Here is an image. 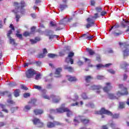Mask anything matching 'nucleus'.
Returning <instances> with one entry per match:
<instances>
[{"label": "nucleus", "mask_w": 129, "mask_h": 129, "mask_svg": "<svg viewBox=\"0 0 129 129\" xmlns=\"http://www.w3.org/2000/svg\"><path fill=\"white\" fill-rule=\"evenodd\" d=\"M128 94V92H127L126 88H124V89L122 90L121 92L118 91L116 93V97H117V99H118V97H120V96H122V95H127Z\"/></svg>", "instance_id": "nucleus-7"}, {"label": "nucleus", "mask_w": 129, "mask_h": 129, "mask_svg": "<svg viewBox=\"0 0 129 129\" xmlns=\"http://www.w3.org/2000/svg\"><path fill=\"white\" fill-rule=\"evenodd\" d=\"M7 102L9 104H13L14 103V102L12 100H8Z\"/></svg>", "instance_id": "nucleus-61"}, {"label": "nucleus", "mask_w": 129, "mask_h": 129, "mask_svg": "<svg viewBox=\"0 0 129 129\" xmlns=\"http://www.w3.org/2000/svg\"><path fill=\"white\" fill-rule=\"evenodd\" d=\"M84 59L85 62H86L87 63H90V62H91L90 59L86 58H84Z\"/></svg>", "instance_id": "nucleus-51"}, {"label": "nucleus", "mask_w": 129, "mask_h": 129, "mask_svg": "<svg viewBox=\"0 0 129 129\" xmlns=\"http://www.w3.org/2000/svg\"><path fill=\"white\" fill-rule=\"evenodd\" d=\"M108 72L111 74H115V71H113V70H108Z\"/></svg>", "instance_id": "nucleus-39"}, {"label": "nucleus", "mask_w": 129, "mask_h": 129, "mask_svg": "<svg viewBox=\"0 0 129 129\" xmlns=\"http://www.w3.org/2000/svg\"><path fill=\"white\" fill-rule=\"evenodd\" d=\"M36 74V72L33 69H29L26 72V77L27 78H32Z\"/></svg>", "instance_id": "nucleus-8"}, {"label": "nucleus", "mask_w": 129, "mask_h": 129, "mask_svg": "<svg viewBox=\"0 0 129 129\" xmlns=\"http://www.w3.org/2000/svg\"><path fill=\"white\" fill-rule=\"evenodd\" d=\"M93 79V78H92V77L90 76H88L87 77H85V80L86 82H90V80H91V79Z\"/></svg>", "instance_id": "nucleus-26"}, {"label": "nucleus", "mask_w": 129, "mask_h": 129, "mask_svg": "<svg viewBox=\"0 0 129 129\" xmlns=\"http://www.w3.org/2000/svg\"><path fill=\"white\" fill-rule=\"evenodd\" d=\"M9 40V42L11 45H16V41H15V39H14L12 37H8Z\"/></svg>", "instance_id": "nucleus-23"}, {"label": "nucleus", "mask_w": 129, "mask_h": 129, "mask_svg": "<svg viewBox=\"0 0 129 129\" xmlns=\"http://www.w3.org/2000/svg\"><path fill=\"white\" fill-rule=\"evenodd\" d=\"M64 69H66L68 70V71H69V72H72V71H73V68H72L71 67H68L67 66H64Z\"/></svg>", "instance_id": "nucleus-25"}, {"label": "nucleus", "mask_w": 129, "mask_h": 129, "mask_svg": "<svg viewBox=\"0 0 129 129\" xmlns=\"http://www.w3.org/2000/svg\"><path fill=\"white\" fill-rule=\"evenodd\" d=\"M80 120H81V121H82L83 123H85V124L88 123V122H89V120L86 119L83 116L76 117L74 120V122H75V124H76V123H78V122H79Z\"/></svg>", "instance_id": "nucleus-5"}, {"label": "nucleus", "mask_w": 129, "mask_h": 129, "mask_svg": "<svg viewBox=\"0 0 129 129\" xmlns=\"http://www.w3.org/2000/svg\"><path fill=\"white\" fill-rule=\"evenodd\" d=\"M21 88L22 89H24V90H28V88H27V87L23 85H21Z\"/></svg>", "instance_id": "nucleus-50"}, {"label": "nucleus", "mask_w": 129, "mask_h": 129, "mask_svg": "<svg viewBox=\"0 0 129 129\" xmlns=\"http://www.w3.org/2000/svg\"><path fill=\"white\" fill-rule=\"evenodd\" d=\"M96 67L97 69H100V68H103V67H104V66L101 64H99L96 66Z\"/></svg>", "instance_id": "nucleus-37"}, {"label": "nucleus", "mask_w": 129, "mask_h": 129, "mask_svg": "<svg viewBox=\"0 0 129 129\" xmlns=\"http://www.w3.org/2000/svg\"><path fill=\"white\" fill-rule=\"evenodd\" d=\"M113 35H114V36H115V37H117L118 36H119V35H121V33H113Z\"/></svg>", "instance_id": "nucleus-54"}, {"label": "nucleus", "mask_w": 129, "mask_h": 129, "mask_svg": "<svg viewBox=\"0 0 129 129\" xmlns=\"http://www.w3.org/2000/svg\"><path fill=\"white\" fill-rule=\"evenodd\" d=\"M48 56L49 58H55V57H57V55L53 53H49Z\"/></svg>", "instance_id": "nucleus-30"}, {"label": "nucleus", "mask_w": 129, "mask_h": 129, "mask_svg": "<svg viewBox=\"0 0 129 129\" xmlns=\"http://www.w3.org/2000/svg\"><path fill=\"white\" fill-rule=\"evenodd\" d=\"M108 97L110 99H117V97L115 96L114 94L112 93H109L108 94Z\"/></svg>", "instance_id": "nucleus-21"}, {"label": "nucleus", "mask_w": 129, "mask_h": 129, "mask_svg": "<svg viewBox=\"0 0 129 129\" xmlns=\"http://www.w3.org/2000/svg\"><path fill=\"white\" fill-rule=\"evenodd\" d=\"M67 6L66 5H60V9L61 11H63Z\"/></svg>", "instance_id": "nucleus-45"}, {"label": "nucleus", "mask_w": 129, "mask_h": 129, "mask_svg": "<svg viewBox=\"0 0 129 129\" xmlns=\"http://www.w3.org/2000/svg\"><path fill=\"white\" fill-rule=\"evenodd\" d=\"M49 112L50 113H63V112H67V115L68 117L72 116V114H73L72 111H70L69 109L65 107H61L58 109H56V110L54 109H50L49 110Z\"/></svg>", "instance_id": "nucleus-2"}, {"label": "nucleus", "mask_w": 129, "mask_h": 129, "mask_svg": "<svg viewBox=\"0 0 129 129\" xmlns=\"http://www.w3.org/2000/svg\"><path fill=\"white\" fill-rule=\"evenodd\" d=\"M16 36H17V37H18V38H19V39H22V34H20L19 33H17L16 34Z\"/></svg>", "instance_id": "nucleus-52"}, {"label": "nucleus", "mask_w": 129, "mask_h": 129, "mask_svg": "<svg viewBox=\"0 0 129 129\" xmlns=\"http://www.w3.org/2000/svg\"><path fill=\"white\" fill-rule=\"evenodd\" d=\"M61 123L58 121H54L53 122H48L47 124V127L49 128H52V127H54L56 125H60Z\"/></svg>", "instance_id": "nucleus-9"}, {"label": "nucleus", "mask_w": 129, "mask_h": 129, "mask_svg": "<svg viewBox=\"0 0 129 129\" xmlns=\"http://www.w3.org/2000/svg\"><path fill=\"white\" fill-rule=\"evenodd\" d=\"M74 56V52H70L69 53L68 57L71 58L72 57H73Z\"/></svg>", "instance_id": "nucleus-41"}, {"label": "nucleus", "mask_w": 129, "mask_h": 129, "mask_svg": "<svg viewBox=\"0 0 129 129\" xmlns=\"http://www.w3.org/2000/svg\"><path fill=\"white\" fill-rule=\"evenodd\" d=\"M1 110H2V111H4V112H6V113H8V112H9V110L6 109L5 106L4 105H0V111ZM0 116L1 117H3L4 116V115H3V113H2V112H0Z\"/></svg>", "instance_id": "nucleus-12"}, {"label": "nucleus", "mask_w": 129, "mask_h": 129, "mask_svg": "<svg viewBox=\"0 0 129 129\" xmlns=\"http://www.w3.org/2000/svg\"><path fill=\"white\" fill-rule=\"evenodd\" d=\"M14 96L15 97H18L20 96V90H16L14 92Z\"/></svg>", "instance_id": "nucleus-27"}, {"label": "nucleus", "mask_w": 129, "mask_h": 129, "mask_svg": "<svg viewBox=\"0 0 129 129\" xmlns=\"http://www.w3.org/2000/svg\"><path fill=\"white\" fill-rule=\"evenodd\" d=\"M41 40V38L40 37H36L35 38V40L34 39H31L30 42L32 44H36L37 42H39V41Z\"/></svg>", "instance_id": "nucleus-20"}, {"label": "nucleus", "mask_w": 129, "mask_h": 129, "mask_svg": "<svg viewBox=\"0 0 129 129\" xmlns=\"http://www.w3.org/2000/svg\"><path fill=\"white\" fill-rule=\"evenodd\" d=\"M18 107L12 108H11V112H12V113H13L14 111H15V110H17V109H18Z\"/></svg>", "instance_id": "nucleus-47"}, {"label": "nucleus", "mask_w": 129, "mask_h": 129, "mask_svg": "<svg viewBox=\"0 0 129 129\" xmlns=\"http://www.w3.org/2000/svg\"><path fill=\"white\" fill-rule=\"evenodd\" d=\"M46 54H47V49H43V53H40L38 54L39 58H44L46 56Z\"/></svg>", "instance_id": "nucleus-18"}, {"label": "nucleus", "mask_w": 129, "mask_h": 129, "mask_svg": "<svg viewBox=\"0 0 129 129\" xmlns=\"http://www.w3.org/2000/svg\"><path fill=\"white\" fill-rule=\"evenodd\" d=\"M66 61L67 62V63H69V62H71V64H73V59L71 58V57H69V56L66 58Z\"/></svg>", "instance_id": "nucleus-24"}, {"label": "nucleus", "mask_w": 129, "mask_h": 129, "mask_svg": "<svg viewBox=\"0 0 129 129\" xmlns=\"http://www.w3.org/2000/svg\"><path fill=\"white\" fill-rule=\"evenodd\" d=\"M105 15H106V12L105 11H103L102 12H101V16H105Z\"/></svg>", "instance_id": "nucleus-56"}, {"label": "nucleus", "mask_w": 129, "mask_h": 129, "mask_svg": "<svg viewBox=\"0 0 129 129\" xmlns=\"http://www.w3.org/2000/svg\"><path fill=\"white\" fill-rule=\"evenodd\" d=\"M12 32L13 31H12V29L8 31V33L7 34L8 38H10V37H11V34H12Z\"/></svg>", "instance_id": "nucleus-44"}, {"label": "nucleus", "mask_w": 129, "mask_h": 129, "mask_svg": "<svg viewBox=\"0 0 129 129\" xmlns=\"http://www.w3.org/2000/svg\"><path fill=\"white\" fill-rule=\"evenodd\" d=\"M78 98H79V97H78V95L77 94L75 95V97L73 98L74 101H76V100H78Z\"/></svg>", "instance_id": "nucleus-40"}, {"label": "nucleus", "mask_w": 129, "mask_h": 129, "mask_svg": "<svg viewBox=\"0 0 129 129\" xmlns=\"http://www.w3.org/2000/svg\"><path fill=\"white\" fill-rule=\"evenodd\" d=\"M34 88L35 89H37L38 90H42V87L40 86H37V85H35L34 86Z\"/></svg>", "instance_id": "nucleus-33"}, {"label": "nucleus", "mask_w": 129, "mask_h": 129, "mask_svg": "<svg viewBox=\"0 0 129 129\" xmlns=\"http://www.w3.org/2000/svg\"><path fill=\"white\" fill-rule=\"evenodd\" d=\"M9 85L11 87H13V86H15V85H16V84H15V83H11L10 84H9Z\"/></svg>", "instance_id": "nucleus-59"}, {"label": "nucleus", "mask_w": 129, "mask_h": 129, "mask_svg": "<svg viewBox=\"0 0 129 129\" xmlns=\"http://www.w3.org/2000/svg\"><path fill=\"white\" fill-rule=\"evenodd\" d=\"M89 35V33H87L86 34H83L82 36V37L85 38V39H87V37H88V35Z\"/></svg>", "instance_id": "nucleus-36"}, {"label": "nucleus", "mask_w": 129, "mask_h": 129, "mask_svg": "<svg viewBox=\"0 0 129 129\" xmlns=\"http://www.w3.org/2000/svg\"><path fill=\"white\" fill-rule=\"evenodd\" d=\"M88 105V106H90V107H92V108H93V107H94V104H93V103H90Z\"/></svg>", "instance_id": "nucleus-55"}, {"label": "nucleus", "mask_w": 129, "mask_h": 129, "mask_svg": "<svg viewBox=\"0 0 129 129\" xmlns=\"http://www.w3.org/2000/svg\"><path fill=\"white\" fill-rule=\"evenodd\" d=\"M34 113L36 115L43 114V113H44V110L43 109H36L34 110Z\"/></svg>", "instance_id": "nucleus-15"}, {"label": "nucleus", "mask_w": 129, "mask_h": 129, "mask_svg": "<svg viewBox=\"0 0 129 129\" xmlns=\"http://www.w3.org/2000/svg\"><path fill=\"white\" fill-rule=\"evenodd\" d=\"M91 6H94V5H95V2L94 0H91Z\"/></svg>", "instance_id": "nucleus-57"}, {"label": "nucleus", "mask_w": 129, "mask_h": 129, "mask_svg": "<svg viewBox=\"0 0 129 129\" xmlns=\"http://www.w3.org/2000/svg\"><path fill=\"white\" fill-rule=\"evenodd\" d=\"M66 121L68 122V123H71V120L68 119H66Z\"/></svg>", "instance_id": "nucleus-62"}, {"label": "nucleus", "mask_w": 129, "mask_h": 129, "mask_svg": "<svg viewBox=\"0 0 129 129\" xmlns=\"http://www.w3.org/2000/svg\"><path fill=\"white\" fill-rule=\"evenodd\" d=\"M128 66L127 62L124 61L120 64V68L122 69L126 68Z\"/></svg>", "instance_id": "nucleus-22"}, {"label": "nucleus", "mask_w": 129, "mask_h": 129, "mask_svg": "<svg viewBox=\"0 0 129 129\" xmlns=\"http://www.w3.org/2000/svg\"><path fill=\"white\" fill-rule=\"evenodd\" d=\"M31 108H32V103L30 105H26L24 109L23 110L24 111H25V112H27V111H28L29 110H30V109H31Z\"/></svg>", "instance_id": "nucleus-19"}, {"label": "nucleus", "mask_w": 129, "mask_h": 129, "mask_svg": "<svg viewBox=\"0 0 129 129\" xmlns=\"http://www.w3.org/2000/svg\"><path fill=\"white\" fill-rule=\"evenodd\" d=\"M96 114H108V115H112L111 112L106 110L104 108H102L100 111H96Z\"/></svg>", "instance_id": "nucleus-6"}, {"label": "nucleus", "mask_w": 129, "mask_h": 129, "mask_svg": "<svg viewBox=\"0 0 129 129\" xmlns=\"http://www.w3.org/2000/svg\"><path fill=\"white\" fill-rule=\"evenodd\" d=\"M111 65H112V64L111 63H107L105 64V67H109V66H111Z\"/></svg>", "instance_id": "nucleus-64"}, {"label": "nucleus", "mask_w": 129, "mask_h": 129, "mask_svg": "<svg viewBox=\"0 0 129 129\" xmlns=\"http://www.w3.org/2000/svg\"><path fill=\"white\" fill-rule=\"evenodd\" d=\"M120 46H124L125 48V50L123 51L124 56H127L128 55V50H127V47L125 46V43L119 42Z\"/></svg>", "instance_id": "nucleus-13"}, {"label": "nucleus", "mask_w": 129, "mask_h": 129, "mask_svg": "<svg viewBox=\"0 0 129 129\" xmlns=\"http://www.w3.org/2000/svg\"><path fill=\"white\" fill-rule=\"evenodd\" d=\"M76 105H79L78 102H76L75 103H73L71 105V106H76Z\"/></svg>", "instance_id": "nucleus-49"}, {"label": "nucleus", "mask_w": 129, "mask_h": 129, "mask_svg": "<svg viewBox=\"0 0 129 129\" xmlns=\"http://www.w3.org/2000/svg\"><path fill=\"white\" fill-rule=\"evenodd\" d=\"M88 52H89L90 55H93L94 54V51L91 49H87Z\"/></svg>", "instance_id": "nucleus-31"}, {"label": "nucleus", "mask_w": 129, "mask_h": 129, "mask_svg": "<svg viewBox=\"0 0 129 129\" xmlns=\"http://www.w3.org/2000/svg\"><path fill=\"white\" fill-rule=\"evenodd\" d=\"M106 87L103 88V91L104 92H108L111 88H112V86H111V84L110 83H106Z\"/></svg>", "instance_id": "nucleus-10"}, {"label": "nucleus", "mask_w": 129, "mask_h": 129, "mask_svg": "<svg viewBox=\"0 0 129 129\" xmlns=\"http://www.w3.org/2000/svg\"><path fill=\"white\" fill-rule=\"evenodd\" d=\"M97 18H99V14H98V13L95 14L94 16L92 17V18H88L87 19L88 24L86 25V28L89 29L90 27H92L93 25L94 24V21H93V19H97Z\"/></svg>", "instance_id": "nucleus-3"}, {"label": "nucleus", "mask_w": 129, "mask_h": 129, "mask_svg": "<svg viewBox=\"0 0 129 129\" xmlns=\"http://www.w3.org/2000/svg\"><path fill=\"white\" fill-rule=\"evenodd\" d=\"M127 79V76H126V75H124V76H123V80H126Z\"/></svg>", "instance_id": "nucleus-63"}, {"label": "nucleus", "mask_w": 129, "mask_h": 129, "mask_svg": "<svg viewBox=\"0 0 129 129\" xmlns=\"http://www.w3.org/2000/svg\"><path fill=\"white\" fill-rule=\"evenodd\" d=\"M67 79L69 81L72 82L73 81H77V79L75 78V77H73L72 76H67Z\"/></svg>", "instance_id": "nucleus-17"}, {"label": "nucleus", "mask_w": 129, "mask_h": 129, "mask_svg": "<svg viewBox=\"0 0 129 129\" xmlns=\"http://www.w3.org/2000/svg\"><path fill=\"white\" fill-rule=\"evenodd\" d=\"M59 37V36H57V35H50L49 36V39L50 40H51V39H53V38H58Z\"/></svg>", "instance_id": "nucleus-35"}, {"label": "nucleus", "mask_w": 129, "mask_h": 129, "mask_svg": "<svg viewBox=\"0 0 129 129\" xmlns=\"http://www.w3.org/2000/svg\"><path fill=\"white\" fill-rule=\"evenodd\" d=\"M95 10L97 13H100L102 11V8L101 7H96Z\"/></svg>", "instance_id": "nucleus-32"}, {"label": "nucleus", "mask_w": 129, "mask_h": 129, "mask_svg": "<svg viewBox=\"0 0 129 129\" xmlns=\"http://www.w3.org/2000/svg\"><path fill=\"white\" fill-rule=\"evenodd\" d=\"M61 72H62V69H56L55 73V77H61Z\"/></svg>", "instance_id": "nucleus-16"}, {"label": "nucleus", "mask_w": 129, "mask_h": 129, "mask_svg": "<svg viewBox=\"0 0 129 129\" xmlns=\"http://www.w3.org/2000/svg\"><path fill=\"white\" fill-rule=\"evenodd\" d=\"M30 95H31V94H30V93H26L23 95V96H24V97H25V98H27V97H30Z\"/></svg>", "instance_id": "nucleus-34"}, {"label": "nucleus", "mask_w": 129, "mask_h": 129, "mask_svg": "<svg viewBox=\"0 0 129 129\" xmlns=\"http://www.w3.org/2000/svg\"><path fill=\"white\" fill-rule=\"evenodd\" d=\"M100 88H101V86H95V85H93L91 87L90 89H91V90H97V93H100Z\"/></svg>", "instance_id": "nucleus-14"}, {"label": "nucleus", "mask_w": 129, "mask_h": 129, "mask_svg": "<svg viewBox=\"0 0 129 129\" xmlns=\"http://www.w3.org/2000/svg\"><path fill=\"white\" fill-rule=\"evenodd\" d=\"M10 29H12L13 31H15V27L12 25V24H11L10 26Z\"/></svg>", "instance_id": "nucleus-58"}, {"label": "nucleus", "mask_w": 129, "mask_h": 129, "mask_svg": "<svg viewBox=\"0 0 129 129\" xmlns=\"http://www.w3.org/2000/svg\"><path fill=\"white\" fill-rule=\"evenodd\" d=\"M94 36L93 35L89 36V35L88 36L87 39V40H92Z\"/></svg>", "instance_id": "nucleus-46"}, {"label": "nucleus", "mask_w": 129, "mask_h": 129, "mask_svg": "<svg viewBox=\"0 0 129 129\" xmlns=\"http://www.w3.org/2000/svg\"><path fill=\"white\" fill-rule=\"evenodd\" d=\"M124 105H125V102H120L119 103V108H124Z\"/></svg>", "instance_id": "nucleus-29"}, {"label": "nucleus", "mask_w": 129, "mask_h": 129, "mask_svg": "<svg viewBox=\"0 0 129 129\" xmlns=\"http://www.w3.org/2000/svg\"><path fill=\"white\" fill-rule=\"evenodd\" d=\"M43 98H44V99H50V98L52 100L53 102L54 103H57V102H59L60 101V98H58V97L52 95L51 96L50 98L48 96V95L43 94L42 95Z\"/></svg>", "instance_id": "nucleus-4"}, {"label": "nucleus", "mask_w": 129, "mask_h": 129, "mask_svg": "<svg viewBox=\"0 0 129 129\" xmlns=\"http://www.w3.org/2000/svg\"><path fill=\"white\" fill-rule=\"evenodd\" d=\"M14 5L16 8L13 11V12L14 13V14H16V22H19V19L21 18V16L19 15H20V14H24L25 10H24L23 8L26 6V4H25L24 1H21L20 4L16 2L14 3Z\"/></svg>", "instance_id": "nucleus-1"}, {"label": "nucleus", "mask_w": 129, "mask_h": 129, "mask_svg": "<svg viewBox=\"0 0 129 129\" xmlns=\"http://www.w3.org/2000/svg\"><path fill=\"white\" fill-rule=\"evenodd\" d=\"M78 64L79 66H81V65H83V62H82V61L81 60H79L78 62Z\"/></svg>", "instance_id": "nucleus-53"}, {"label": "nucleus", "mask_w": 129, "mask_h": 129, "mask_svg": "<svg viewBox=\"0 0 129 129\" xmlns=\"http://www.w3.org/2000/svg\"><path fill=\"white\" fill-rule=\"evenodd\" d=\"M32 121L34 124H38L40 127L43 126V123L38 118H34Z\"/></svg>", "instance_id": "nucleus-11"}, {"label": "nucleus", "mask_w": 129, "mask_h": 129, "mask_svg": "<svg viewBox=\"0 0 129 129\" xmlns=\"http://www.w3.org/2000/svg\"><path fill=\"white\" fill-rule=\"evenodd\" d=\"M81 97L83 98V99H87L88 97H87V96L86 95V93H83L81 94Z\"/></svg>", "instance_id": "nucleus-28"}, {"label": "nucleus", "mask_w": 129, "mask_h": 129, "mask_svg": "<svg viewBox=\"0 0 129 129\" xmlns=\"http://www.w3.org/2000/svg\"><path fill=\"white\" fill-rule=\"evenodd\" d=\"M112 117L114 118H117V117H118V114L112 115Z\"/></svg>", "instance_id": "nucleus-60"}, {"label": "nucleus", "mask_w": 129, "mask_h": 129, "mask_svg": "<svg viewBox=\"0 0 129 129\" xmlns=\"http://www.w3.org/2000/svg\"><path fill=\"white\" fill-rule=\"evenodd\" d=\"M41 79V75L37 74L36 75V76L35 77L36 80H39V79Z\"/></svg>", "instance_id": "nucleus-43"}, {"label": "nucleus", "mask_w": 129, "mask_h": 129, "mask_svg": "<svg viewBox=\"0 0 129 129\" xmlns=\"http://www.w3.org/2000/svg\"><path fill=\"white\" fill-rule=\"evenodd\" d=\"M97 79H98L99 80H101L102 79H104V77L103 76H97Z\"/></svg>", "instance_id": "nucleus-38"}, {"label": "nucleus", "mask_w": 129, "mask_h": 129, "mask_svg": "<svg viewBox=\"0 0 129 129\" xmlns=\"http://www.w3.org/2000/svg\"><path fill=\"white\" fill-rule=\"evenodd\" d=\"M118 88L120 89H122V90H123L124 89V88H124V87L123 86V85H122V84L119 85Z\"/></svg>", "instance_id": "nucleus-42"}, {"label": "nucleus", "mask_w": 129, "mask_h": 129, "mask_svg": "<svg viewBox=\"0 0 129 129\" xmlns=\"http://www.w3.org/2000/svg\"><path fill=\"white\" fill-rule=\"evenodd\" d=\"M29 35H30V33L28 32H25L23 34V36H24L25 37H28V36H29Z\"/></svg>", "instance_id": "nucleus-48"}]
</instances>
